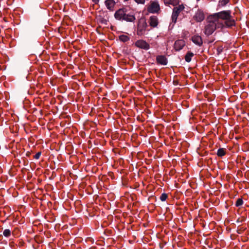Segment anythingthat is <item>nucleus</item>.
<instances>
[{
	"mask_svg": "<svg viewBox=\"0 0 249 249\" xmlns=\"http://www.w3.org/2000/svg\"><path fill=\"white\" fill-rule=\"evenodd\" d=\"M147 11L150 13L158 14L160 11V6L158 0H151L147 7Z\"/></svg>",
	"mask_w": 249,
	"mask_h": 249,
	"instance_id": "obj_2",
	"label": "nucleus"
},
{
	"mask_svg": "<svg viewBox=\"0 0 249 249\" xmlns=\"http://www.w3.org/2000/svg\"><path fill=\"white\" fill-rule=\"evenodd\" d=\"M119 39L122 42H125L129 40V37L127 36L122 35L119 36Z\"/></svg>",
	"mask_w": 249,
	"mask_h": 249,
	"instance_id": "obj_17",
	"label": "nucleus"
},
{
	"mask_svg": "<svg viewBox=\"0 0 249 249\" xmlns=\"http://www.w3.org/2000/svg\"><path fill=\"white\" fill-rule=\"evenodd\" d=\"M226 154V149L223 148H219L217 150V155L219 157H222Z\"/></svg>",
	"mask_w": 249,
	"mask_h": 249,
	"instance_id": "obj_16",
	"label": "nucleus"
},
{
	"mask_svg": "<svg viewBox=\"0 0 249 249\" xmlns=\"http://www.w3.org/2000/svg\"><path fill=\"white\" fill-rule=\"evenodd\" d=\"M146 23L145 22L142 23H139L138 26L137 34L138 36H142L144 34L146 30Z\"/></svg>",
	"mask_w": 249,
	"mask_h": 249,
	"instance_id": "obj_7",
	"label": "nucleus"
},
{
	"mask_svg": "<svg viewBox=\"0 0 249 249\" xmlns=\"http://www.w3.org/2000/svg\"><path fill=\"white\" fill-rule=\"evenodd\" d=\"M122 20H125L128 22H133L135 20V17L132 15H127L125 14V16Z\"/></svg>",
	"mask_w": 249,
	"mask_h": 249,
	"instance_id": "obj_13",
	"label": "nucleus"
},
{
	"mask_svg": "<svg viewBox=\"0 0 249 249\" xmlns=\"http://www.w3.org/2000/svg\"><path fill=\"white\" fill-rule=\"evenodd\" d=\"M105 3L107 9L109 11H113L114 10L116 2L114 0H106Z\"/></svg>",
	"mask_w": 249,
	"mask_h": 249,
	"instance_id": "obj_11",
	"label": "nucleus"
},
{
	"mask_svg": "<svg viewBox=\"0 0 249 249\" xmlns=\"http://www.w3.org/2000/svg\"><path fill=\"white\" fill-rule=\"evenodd\" d=\"M165 4H170L173 6L177 5L179 3V0H164Z\"/></svg>",
	"mask_w": 249,
	"mask_h": 249,
	"instance_id": "obj_14",
	"label": "nucleus"
},
{
	"mask_svg": "<svg viewBox=\"0 0 249 249\" xmlns=\"http://www.w3.org/2000/svg\"><path fill=\"white\" fill-rule=\"evenodd\" d=\"M92 1L95 3V4H98L99 0H92Z\"/></svg>",
	"mask_w": 249,
	"mask_h": 249,
	"instance_id": "obj_24",
	"label": "nucleus"
},
{
	"mask_svg": "<svg viewBox=\"0 0 249 249\" xmlns=\"http://www.w3.org/2000/svg\"><path fill=\"white\" fill-rule=\"evenodd\" d=\"M185 42L183 39H178L175 41L174 45V49L176 51H179L183 49L185 45Z\"/></svg>",
	"mask_w": 249,
	"mask_h": 249,
	"instance_id": "obj_6",
	"label": "nucleus"
},
{
	"mask_svg": "<svg viewBox=\"0 0 249 249\" xmlns=\"http://www.w3.org/2000/svg\"><path fill=\"white\" fill-rule=\"evenodd\" d=\"M205 15L204 11L201 9H198L193 16V19L197 22H200L204 20Z\"/></svg>",
	"mask_w": 249,
	"mask_h": 249,
	"instance_id": "obj_4",
	"label": "nucleus"
},
{
	"mask_svg": "<svg viewBox=\"0 0 249 249\" xmlns=\"http://www.w3.org/2000/svg\"><path fill=\"white\" fill-rule=\"evenodd\" d=\"M197 2H199L200 0H196Z\"/></svg>",
	"mask_w": 249,
	"mask_h": 249,
	"instance_id": "obj_25",
	"label": "nucleus"
},
{
	"mask_svg": "<svg viewBox=\"0 0 249 249\" xmlns=\"http://www.w3.org/2000/svg\"><path fill=\"white\" fill-rule=\"evenodd\" d=\"M243 201L242 199L238 198L236 202L235 205L237 207H239V206H241L243 204Z\"/></svg>",
	"mask_w": 249,
	"mask_h": 249,
	"instance_id": "obj_20",
	"label": "nucleus"
},
{
	"mask_svg": "<svg viewBox=\"0 0 249 249\" xmlns=\"http://www.w3.org/2000/svg\"><path fill=\"white\" fill-rule=\"evenodd\" d=\"M157 63L159 64L166 65L167 64L168 60L165 56L162 55H158L156 57Z\"/></svg>",
	"mask_w": 249,
	"mask_h": 249,
	"instance_id": "obj_10",
	"label": "nucleus"
},
{
	"mask_svg": "<svg viewBox=\"0 0 249 249\" xmlns=\"http://www.w3.org/2000/svg\"><path fill=\"white\" fill-rule=\"evenodd\" d=\"M138 4H144L145 0H134Z\"/></svg>",
	"mask_w": 249,
	"mask_h": 249,
	"instance_id": "obj_22",
	"label": "nucleus"
},
{
	"mask_svg": "<svg viewBox=\"0 0 249 249\" xmlns=\"http://www.w3.org/2000/svg\"><path fill=\"white\" fill-rule=\"evenodd\" d=\"M41 155V152H37L34 158L38 159Z\"/></svg>",
	"mask_w": 249,
	"mask_h": 249,
	"instance_id": "obj_23",
	"label": "nucleus"
},
{
	"mask_svg": "<svg viewBox=\"0 0 249 249\" xmlns=\"http://www.w3.org/2000/svg\"><path fill=\"white\" fill-rule=\"evenodd\" d=\"M158 23V19L156 16H153L150 17L149 24L151 27L153 28L156 27Z\"/></svg>",
	"mask_w": 249,
	"mask_h": 249,
	"instance_id": "obj_12",
	"label": "nucleus"
},
{
	"mask_svg": "<svg viewBox=\"0 0 249 249\" xmlns=\"http://www.w3.org/2000/svg\"><path fill=\"white\" fill-rule=\"evenodd\" d=\"M191 40L196 45L200 46L203 44V41L201 36L198 35H195L191 37Z\"/></svg>",
	"mask_w": 249,
	"mask_h": 249,
	"instance_id": "obj_8",
	"label": "nucleus"
},
{
	"mask_svg": "<svg viewBox=\"0 0 249 249\" xmlns=\"http://www.w3.org/2000/svg\"><path fill=\"white\" fill-rule=\"evenodd\" d=\"M167 198V195L165 193L162 194L160 196V199L162 201H164L166 200V199Z\"/></svg>",
	"mask_w": 249,
	"mask_h": 249,
	"instance_id": "obj_21",
	"label": "nucleus"
},
{
	"mask_svg": "<svg viewBox=\"0 0 249 249\" xmlns=\"http://www.w3.org/2000/svg\"><path fill=\"white\" fill-rule=\"evenodd\" d=\"M230 0H219V5L220 6H224L229 2Z\"/></svg>",
	"mask_w": 249,
	"mask_h": 249,
	"instance_id": "obj_18",
	"label": "nucleus"
},
{
	"mask_svg": "<svg viewBox=\"0 0 249 249\" xmlns=\"http://www.w3.org/2000/svg\"><path fill=\"white\" fill-rule=\"evenodd\" d=\"M184 6L182 4L178 5V6L175 7L173 8L171 17L173 23L174 24L176 23L179 14L184 10Z\"/></svg>",
	"mask_w": 249,
	"mask_h": 249,
	"instance_id": "obj_3",
	"label": "nucleus"
},
{
	"mask_svg": "<svg viewBox=\"0 0 249 249\" xmlns=\"http://www.w3.org/2000/svg\"><path fill=\"white\" fill-rule=\"evenodd\" d=\"M135 45L141 49L148 50L150 48L149 44L145 40H138L135 43Z\"/></svg>",
	"mask_w": 249,
	"mask_h": 249,
	"instance_id": "obj_5",
	"label": "nucleus"
},
{
	"mask_svg": "<svg viewBox=\"0 0 249 249\" xmlns=\"http://www.w3.org/2000/svg\"><path fill=\"white\" fill-rule=\"evenodd\" d=\"M194 54L193 53H192L190 51L186 53V54L185 56V57H184L185 61L187 62H190L191 61L192 58L194 56Z\"/></svg>",
	"mask_w": 249,
	"mask_h": 249,
	"instance_id": "obj_15",
	"label": "nucleus"
},
{
	"mask_svg": "<svg viewBox=\"0 0 249 249\" xmlns=\"http://www.w3.org/2000/svg\"><path fill=\"white\" fill-rule=\"evenodd\" d=\"M231 11L224 10L209 15L206 19L204 33L211 35L216 29H223L235 26V21L231 15Z\"/></svg>",
	"mask_w": 249,
	"mask_h": 249,
	"instance_id": "obj_1",
	"label": "nucleus"
},
{
	"mask_svg": "<svg viewBox=\"0 0 249 249\" xmlns=\"http://www.w3.org/2000/svg\"><path fill=\"white\" fill-rule=\"evenodd\" d=\"M3 234L5 237H8L11 235V231L9 229H5L3 232Z\"/></svg>",
	"mask_w": 249,
	"mask_h": 249,
	"instance_id": "obj_19",
	"label": "nucleus"
},
{
	"mask_svg": "<svg viewBox=\"0 0 249 249\" xmlns=\"http://www.w3.org/2000/svg\"><path fill=\"white\" fill-rule=\"evenodd\" d=\"M125 11L124 9H120L115 13V18L117 20H122L125 16Z\"/></svg>",
	"mask_w": 249,
	"mask_h": 249,
	"instance_id": "obj_9",
	"label": "nucleus"
}]
</instances>
